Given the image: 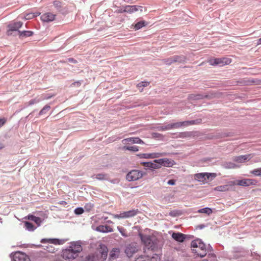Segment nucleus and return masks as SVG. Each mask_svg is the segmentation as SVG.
Masks as SVG:
<instances>
[{"label": "nucleus", "mask_w": 261, "mask_h": 261, "mask_svg": "<svg viewBox=\"0 0 261 261\" xmlns=\"http://www.w3.org/2000/svg\"><path fill=\"white\" fill-rule=\"evenodd\" d=\"M24 225H25V228L28 230L33 231L35 229V227H34V225L31 222L27 221L24 223Z\"/></svg>", "instance_id": "72a5a7b5"}, {"label": "nucleus", "mask_w": 261, "mask_h": 261, "mask_svg": "<svg viewBox=\"0 0 261 261\" xmlns=\"http://www.w3.org/2000/svg\"><path fill=\"white\" fill-rule=\"evenodd\" d=\"M42 243H48L49 244L59 245L62 244V241L57 239H43L41 240Z\"/></svg>", "instance_id": "5701e85b"}, {"label": "nucleus", "mask_w": 261, "mask_h": 261, "mask_svg": "<svg viewBox=\"0 0 261 261\" xmlns=\"http://www.w3.org/2000/svg\"><path fill=\"white\" fill-rule=\"evenodd\" d=\"M146 25V21L142 20L140 21L139 22H138L137 23L135 24L134 26V28L136 30H139L142 27L145 26Z\"/></svg>", "instance_id": "c756f323"}, {"label": "nucleus", "mask_w": 261, "mask_h": 261, "mask_svg": "<svg viewBox=\"0 0 261 261\" xmlns=\"http://www.w3.org/2000/svg\"><path fill=\"white\" fill-rule=\"evenodd\" d=\"M20 37H30L33 35V32L30 31H19Z\"/></svg>", "instance_id": "2f4dec72"}, {"label": "nucleus", "mask_w": 261, "mask_h": 261, "mask_svg": "<svg viewBox=\"0 0 261 261\" xmlns=\"http://www.w3.org/2000/svg\"><path fill=\"white\" fill-rule=\"evenodd\" d=\"M202 96L200 95H197L194 96V98L195 99H199L202 98Z\"/></svg>", "instance_id": "864d4df0"}, {"label": "nucleus", "mask_w": 261, "mask_h": 261, "mask_svg": "<svg viewBox=\"0 0 261 261\" xmlns=\"http://www.w3.org/2000/svg\"><path fill=\"white\" fill-rule=\"evenodd\" d=\"M198 212L199 213H204L207 215H210L212 213V210L211 208L208 207H205L203 208L200 209L198 211Z\"/></svg>", "instance_id": "473e14b6"}, {"label": "nucleus", "mask_w": 261, "mask_h": 261, "mask_svg": "<svg viewBox=\"0 0 261 261\" xmlns=\"http://www.w3.org/2000/svg\"><path fill=\"white\" fill-rule=\"evenodd\" d=\"M251 173L255 176H261V168L253 170L251 171Z\"/></svg>", "instance_id": "58836bf2"}, {"label": "nucleus", "mask_w": 261, "mask_h": 261, "mask_svg": "<svg viewBox=\"0 0 261 261\" xmlns=\"http://www.w3.org/2000/svg\"><path fill=\"white\" fill-rule=\"evenodd\" d=\"M40 14V13H30L27 14L24 16V19L26 20L31 19L33 18L39 16Z\"/></svg>", "instance_id": "c85d7f7f"}, {"label": "nucleus", "mask_w": 261, "mask_h": 261, "mask_svg": "<svg viewBox=\"0 0 261 261\" xmlns=\"http://www.w3.org/2000/svg\"><path fill=\"white\" fill-rule=\"evenodd\" d=\"M217 175L215 173H199L194 175V179L203 184L211 181L216 177Z\"/></svg>", "instance_id": "7ed1b4c3"}, {"label": "nucleus", "mask_w": 261, "mask_h": 261, "mask_svg": "<svg viewBox=\"0 0 261 261\" xmlns=\"http://www.w3.org/2000/svg\"><path fill=\"white\" fill-rule=\"evenodd\" d=\"M186 59L184 56H174L166 60L165 63L166 65H171L175 62L182 63L185 62Z\"/></svg>", "instance_id": "9b49d317"}, {"label": "nucleus", "mask_w": 261, "mask_h": 261, "mask_svg": "<svg viewBox=\"0 0 261 261\" xmlns=\"http://www.w3.org/2000/svg\"><path fill=\"white\" fill-rule=\"evenodd\" d=\"M172 237L175 240L179 242H184L185 239V234L180 232H173L172 234Z\"/></svg>", "instance_id": "b1692460"}, {"label": "nucleus", "mask_w": 261, "mask_h": 261, "mask_svg": "<svg viewBox=\"0 0 261 261\" xmlns=\"http://www.w3.org/2000/svg\"><path fill=\"white\" fill-rule=\"evenodd\" d=\"M95 178L98 180H107V175L104 173H99L95 175Z\"/></svg>", "instance_id": "f704fd0d"}, {"label": "nucleus", "mask_w": 261, "mask_h": 261, "mask_svg": "<svg viewBox=\"0 0 261 261\" xmlns=\"http://www.w3.org/2000/svg\"><path fill=\"white\" fill-rule=\"evenodd\" d=\"M81 242H73L70 243L67 249L62 252V257L65 259H73L79 256L83 248Z\"/></svg>", "instance_id": "f257e3e1"}, {"label": "nucleus", "mask_w": 261, "mask_h": 261, "mask_svg": "<svg viewBox=\"0 0 261 261\" xmlns=\"http://www.w3.org/2000/svg\"><path fill=\"white\" fill-rule=\"evenodd\" d=\"M146 175V173L138 170H133L129 171L126 176V179L129 181H133L139 180L143 176Z\"/></svg>", "instance_id": "20e7f679"}, {"label": "nucleus", "mask_w": 261, "mask_h": 261, "mask_svg": "<svg viewBox=\"0 0 261 261\" xmlns=\"http://www.w3.org/2000/svg\"><path fill=\"white\" fill-rule=\"evenodd\" d=\"M139 236L142 242L148 248L151 250L154 249V243L152 240V238L150 236L142 234L140 232Z\"/></svg>", "instance_id": "423d86ee"}, {"label": "nucleus", "mask_w": 261, "mask_h": 261, "mask_svg": "<svg viewBox=\"0 0 261 261\" xmlns=\"http://www.w3.org/2000/svg\"><path fill=\"white\" fill-rule=\"evenodd\" d=\"M56 17V15L53 14L50 12H47L43 14L41 16V19L46 22H49L50 21H53L55 20Z\"/></svg>", "instance_id": "6ab92c4d"}, {"label": "nucleus", "mask_w": 261, "mask_h": 261, "mask_svg": "<svg viewBox=\"0 0 261 261\" xmlns=\"http://www.w3.org/2000/svg\"><path fill=\"white\" fill-rule=\"evenodd\" d=\"M120 250L118 248H114L110 253V257L112 259L117 258L119 255Z\"/></svg>", "instance_id": "a878e982"}, {"label": "nucleus", "mask_w": 261, "mask_h": 261, "mask_svg": "<svg viewBox=\"0 0 261 261\" xmlns=\"http://www.w3.org/2000/svg\"><path fill=\"white\" fill-rule=\"evenodd\" d=\"M96 230L103 233L111 232L113 231L111 227L107 225H99L96 228Z\"/></svg>", "instance_id": "412c9836"}, {"label": "nucleus", "mask_w": 261, "mask_h": 261, "mask_svg": "<svg viewBox=\"0 0 261 261\" xmlns=\"http://www.w3.org/2000/svg\"><path fill=\"white\" fill-rule=\"evenodd\" d=\"M28 219L34 221L38 225H40L41 222V219L39 217H36L32 215H29L28 216Z\"/></svg>", "instance_id": "bb28decb"}, {"label": "nucleus", "mask_w": 261, "mask_h": 261, "mask_svg": "<svg viewBox=\"0 0 261 261\" xmlns=\"http://www.w3.org/2000/svg\"><path fill=\"white\" fill-rule=\"evenodd\" d=\"M124 12L132 13L135 12L140 11H143V7L140 6H126L124 7Z\"/></svg>", "instance_id": "dca6fc26"}, {"label": "nucleus", "mask_w": 261, "mask_h": 261, "mask_svg": "<svg viewBox=\"0 0 261 261\" xmlns=\"http://www.w3.org/2000/svg\"><path fill=\"white\" fill-rule=\"evenodd\" d=\"M122 149L123 150H129L132 151L134 152H136L139 150L138 147L136 146H124L123 147Z\"/></svg>", "instance_id": "7c9ffc66"}, {"label": "nucleus", "mask_w": 261, "mask_h": 261, "mask_svg": "<svg viewBox=\"0 0 261 261\" xmlns=\"http://www.w3.org/2000/svg\"><path fill=\"white\" fill-rule=\"evenodd\" d=\"M158 129L160 131H165L167 130L171 129L170 124H167L166 125L161 126L158 127Z\"/></svg>", "instance_id": "c9c22d12"}, {"label": "nucleus", "mask_w": 261, "mask_h": 261, "mask_svg": "<svg viewBox=\"0 0 261 261\" xmlns=\"http://www.w3.org/2000/svg\"><path fill=\"white\" fill-rule=\"evenodd\" d=\"M93 206H94V205L93 204H92L91 203H87L85 205V208L86 209V211H90L93 208Z\"/></svg>", "instance_id": "79ce46f5"}, {"label": "nucleus", "mask_w": 261, "mask_h": 261, "mask_svg": "<svg viewBox=\"0 0 261 261\" xmlns=\"http://www.w3.org/2000/svg\"><path fill=\"white\" fill-rule=\"evenodd\" d=\"M22 22L21 21L16 22L10 24L9 25V30L8 33L10 31H17L19 28H20L22 25Z\"/></svg>", "instance_id": "4be33fe9"}, {"label": "nucleus", "mask_w": 261, "mask_h": 261, "mask_svg": "<svg viewBox=\"0 0 261 261\" xmlns=\"http://www.w3.org/2000/svg\"><path fill=\"white\" fill-rule=\"evenodd\" d=\"M122 142L123 144H127L129 142H130L131 143H138V144L143 143V141L141 140L139 138H129L125 139L122 141Z\"/></svg>", "instance_id": "aec40b11"}, {"label": "nucleus", "mask_w": 261, "mask_h": 261, "mask_svg": "<svg viewBox=\"0 0 261 261\" xmlns=\"http://www.w3.org/2000/svg\"><path fill=\"white\" fill-rule=\"evenodd\" d=\"M47 251L49 252L53 253L55 252V248L53 247L51 245H49L48 246H46Z\"/></svg>", "instance_id": "49530a36"}, {"label": "nucleus", "mask_w": 261, "mask_h": 261, "mask_svg": "<svg viewBox=\"0 0 261 261\" xmlns=\"http://www.w3.org/2000/svg\"><path fill=\"white\" fill-rule=\"evenodd\" d=\"M155 162L159 164L160 168H161L162 166L170 167H172L175 164V162L173 160L167 158L155 160Z\"/></svg>", "instance_id": "f8f14e48"}, {"label": "nucleus", "mask_w": 261, "mask_h": 261, "mask_svg": "<svg viewBox=\"0 0 261 261\" xmlns=\"http://www.w3.org/2000/svg\"><path fill=\"white\" fill-rule=\"evenodd\" d=\"M50 108V107L49 105L45 106L43 109L40 111L39 114V115H42L46 113L47 111H48Z\"/></svg>", "instance_id": "e433bc0d"}, {"label": "nucleus", "mask_w": 261, "mask_h": 261, "mask_svg": "<svg viewBox=\"0 0 261 261\" xmlns=\"http://www.w3.org/2000/svg\"><path fill=\"white\" fill-rule=\"evenodd\" d=\"M149 83L148 82H146V81L141 82L137 85V87L139 89H140L141 88L147 87L148 85H149Z\"/></svg>", "instance_id": "a19ab883"}, {"label": "nucleus", "mask_w": 261, "mask_h": 261, "mask_svg": "<svg viewBox=\"0 0 261 261\" xmlns=\"http://www.w3.org/2000/svg\"><path fill=\"white\" fill-rule=\"evenodd\" d=\"M167 155L166 152H153L151 153H141L138 154L140 158L143 159H155Z\"/></svg>", "instance_id": "9d476101"}, {"label": "nucleus", "mask_w": 261, "mask_h": 261, "mask_svg": "<svg viewBox=\"0 0 261 261\" xmlns=\"http://www.w3.org/2000/svg\"><path fill=\"white\" fill-rule=\"evenodd\" d=\"M74 213L77 215H81L84 213V210L82 207L76 208L74 210Z\"/></svg>", "instance_id": "37998d69"}, {"label": "nucleus", "mask_w": 261, "mask_h": 261, "mask_svg": "<svg viewBox=\"0 0 261 261\" xmlns=\"http://www.w3.org/2000/svg\"><path fill=\"white\" fill-rule=\"evenodd\" d=\"M7 122V119L5 118H0V127L3 126Z\"/></svg>", "instance_id": "a18cd8bd"}, {"label": "nucleus", "mask_w": 261, "mask_h": 261, "mask_svg": "<svg viewBox=\"0 0 261 261\" xmlns=\"http://www.w3.org/2000/svg\"><path fill=\"white\" fill-rule=\"evenodd\" d=\"M135 261H149V257L148 256H140L137 258Z\"/></svg>", "instance_id": "ea45409f"}, {"label": "nucleus", "mask_w": 261, "mask_h": 261, "mask_svg": "<svg viewBox=\"0 0 261 261\" xmlns=\"http://www.w3.org/2000/svg\"><path fill=\"white\" fill-rule=\"evenodd\" d=\"M159 260L160 257L156 254L153 255L152 257L149 258V261H159Z\"/></svg>", "instance_id": "c03bdc74"}, {"label": "nucleus", "mask_w": 261, "mask_h": 261, "mask_svg": "<svg viewBox=\"0 0 261 261\" xmlns=\"http://www.w3.org/2000/svg\"><path fill=\"white\" fill-rule=\"evenodd\" d=\"M167 183L169 185H174L175 184V180L174 179H170L168 180Z\"/></svg>", "instance_id": "3c124183"}, {"label": "nucleus", "mask_w": 261, "mask_h": 261, "mask_svg": "<svg viewBox=\"0 0 261 261\" xmlns=\"http://www.w3.org/2000/svg\"><path fill=\"white\" fill-rule=\"evenodd\" d=\"M39 102V100L36 99H31L29 101V105H32L35 103H37Z\"/></svg>", "instance_id": "de8ad7c7"}, {"label": "nucleus", "mask_w": 261, "mask_h": 261, "mask_svg": "<svg viewBox=\"0 0 261 261\" xmlns=\"http://www.w3.org/2000/svg\"><path fill=\"white\" fill-rule=\"evenodd\" d=\"M231 62V60L228 58H215L211 59L208 62L211 65H220L221 66L228 65Z\"/></svg>", "instance_id": "6e6552de"}, {"label": "nucleus", "mask_w": 261, "mask_h": 261, "mask_svg": "<svg viewBox=\"0 0 261 261\" xmlns=\"http://www.w3.org/2000/svg\"><path fill=\"white\" fill-rule=\"evenodd\" d=\"M137 251V244L134 243L127 245L124 250L125 254L128 257H132Z\"/></svg>", "instance_id": "ddd939ff"}, {"label": "nucleus", "mask_w": 261, "mask_h": 261, "mask_svg": "<svg viewBox=\"0 0 261 261\" xmlns=\"http://www.w3.org/2000/svg\"><path fill=\"white\" fill-rule=\"evenodd\" d=\"M61 2H58V1H55V2H54V5L56 7H57V8H58V7H59V8H60V7H61Z\"/></svg>", "instance_id": "8fccbe9b"}, {"label": "nucleus", "mask_w": 261, "mask_h": 261, "mask_svg": "<svg viewBox=\"0 0 261 261\" xmlns=\"http://www.w3.org/2000/svg\"><path fill=\"white\" fill-rule=\"evenodd\" d=\"M171 129L178 128L182 126H186V121L182 122H177L170 124Z\"/></svg>", "instance_id": "393cba45"}, {"label": "nucleus", "mask_w": 261, "mask_h": 261, "mask_svg": "<svg viewBox=\"0 0 261 261\" xmlns=\"http://www.w3.org/2000/svg\"><path fill=\"white\" fill-rule=\"evenodd\" d=\"M140 164L145 167L151 169H160V166L155 162V160L153 162H141Z\"/></svg>", "instance_id": "a211bd4d"}, {"label": "nucleus", "mask_w": 261, "mask_h": 261, "mask_svg": "<svg viewBox=\"0 0 261 261\" xmlns=\"http://www.w3.org/2000/svg\"><path fill=\"white\" fill-rule=\"evenodd\" d=\"M98 251L100 254V257L99 258V259L101 260V261H105L108 256V248L104 245H100Z\"/></svg>", "instance_id": "2eb2a0df"}, {"label": "nucleus", "mask_w": 261, "mask_h": 261, "mask_svg": "<svg viewBox=\"0 0 261 261\" xmlns=\"http://www.w3.org/2000/svg\"><path fill=\"white\" fill-rule=\"evenodd\" d=\"M202 122L201 119H198L196 120H191V121H186V126L189 125H195V124H199Z\"/></svg>", "instance_id": "cd10ccee"}, {"label": "nucleus", "mask_w": 261, "mask_h": 261, "mask_svg": "<svg viewBox=\"0 0 261 261\" xmlns=\"http://www.w3.org/2000/svg\"><path fill=\"white\" fill-rule=\"evenodd\" d=\"M261 44V37L257 40V45H260Z\"/></svg>", "instance_id": "5fc2aeb1"}, {"label": "nucleus", "mask_w": 261, "mask_h": 261, "mask_svg": "<svg viewBox=\"0 0 261 261\" xmlns=\"http://www.w3.org/2000/svg\"><path fill=\"white\" fill-rule=\"evenodd\" d=\"M4 147V146L3 145H2L1 146H0V149H3Z\"/></svg>", "instance_id": "6e6d98bb"}, {"label": "nucleus", "mask_w": 261, "mask_h": 261, "mask_svg": "<svg viewBox=\"0 0 261 261\" xmlns=\"http://www.w3.org/2000/svg\"><path fill=\"white\" fill-rule=\"evenodd\" d=\"M257 183V180L254 179L244 178L232 181V182H231L230 184L233 186L237 185L243 187H249L250 186H255Z\"/></svg>", "instance_id": "39448f33"}, {"label": "nucleus", "mask_w": 261, "mask_h": 261, "mask_svg": "<svg viewBox=\"0 0 261 261\" xmlns=\"http://www.w3.org/2000/svg\"><path fill=\"white\" fill-rule=\"evenodd\" d=\"M117 229H118L119 232L121 233L122 236H123V237H126L128 236L125 229H124V228H123L122 227H120V226H118Z\"/></svg>", "instance_id": "4c0bfd02"}, {"label": "nucleus", "mask_w": 261, "mask_h": 261, "mask_svg": "<svg viewBox=\"0 0 261 261\" xmlns=\"http://www.w3.org/2000/svg\"><path fill=\"white\" fill-rule=\"evenodd\" d=\"M140 213L138 209H133L132 210L123 212L119 214H114L113 216L115 218L117 219H125L133 217Z\"/></svg>", "instance_id": "0eeeda50"}, {"label": "nucleus", "mask_w": 261, "mask_h": 261, "mask_svg": "<svg viewBox=\"0 0 261 261\" xmlns=\"http://www.w3.org/2000/svg\"><path fill=\"white\" fill-rule=\"evenodd\" d=\"M81 85V83L80 81H77L73 83L71 85V87H80Z\"/></svg>", "instance_id": "09e8293b"}, {"label": "nucleus", "mask_w": 261, "mask_h": 261, "mask_svg": "<svg viewBox=\"0 0 261 261\" xmlns=\"http://www.w3.org/2000/svg\"><path fill=\"white\" fill-rule=\"evenodd\" d=\"M231 182H232V181H229L227 184L222 186H219L215 187L214 190V191H219V192H227L230 190V188L233 187V185L230 184Z\"/></svg>", "instance_id": "f3484780"}, {"label": "nucleus", "mask_w": 261, "mask_h": 261, "mask_svg": "<svg viewBox=\"0 0 261 261\" xmlns=\"http://www.w3.org/2000/svg\"><path fill=\"white\" fill-rule=\"evenodd\" d=\"M253 154H247L245 155L237 156L234 158L233 161L239 163H244L246 161H249L252 158H253Z\"/></svg>", "instance_id": "4468645a"}, {"label": "nucleus", "mask_w": 261, "mask_h": 261, "mask_svg": "<svg viewBox=\"0 0 261 261\" xmlns=\"http://www.w3.org/2000/svg\"><path fill=\"white\" fill-rule=\"evenodd\" d=\"M192 252L197 256L203 257L207 253V248L205 244L201 240L197 239L193 241L191 243Z\"/></svg>", "instance_id": "f03ea898"}, {"label": "nucleus", "mask_w": 261, "mask_h": 261, "mask_svg": "<svg viewBox=\"0 0 261 261\" xmlns=\"http://www.w3.org/2000/svg\"><path fill=\"white\" fill-rule=\"evenodd\" d=\"M68 61L69 62L73 63L74 64H76L77 63V61L72 58L68 59Z\"/></svg>", "instance_id": "603ef678"}, {"label": "nucleus", "mask_w": 261, "mask_h": 261, "mask_svg": "<svg viewBox=\"0 0 261 261\" xmlns=\"http://www.w3.org/2000/svg\"><path fill=\"white\" fill-rule=\"evenodd\" d=\"M13 261H31L30 257L25 253L17 251L12 254Z\"/></svg>", "instance_id": "1a4fd4ad"}]
</instances>
